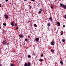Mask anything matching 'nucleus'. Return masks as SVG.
<instances>
[{
    "instance_id": "c85d7f7f",
    "label": "nucleus",
    "mask_w": 66,
    "mask_h": 66,
    "mask_svg": "<svg viewBox=\"0 0 66 66\" xmlns=\"http://www.w3.org/2000/svg\"><path fill=\"white\" fill-rule=\"evenodd\" d=\"M16 30H18V27H16Z\"/></svg>"
},
{
    "instance_id": "f8f14e48",
    "label": "nucleus",
    "mask_w": 66,
    "mask_h": 66,
    "mask_svg": "<svg viewBox=\"0 0 66 66\" xmlns=\"http://www.w3.org/2000/svg\"><path fill=\"white\" fill-rule=\"evenodd\" d=\"M50 25H51V24H50V23H47V26H50Z\"/></svg>"
},
{
    "instance_id": "4be33fe9",
    "label": "nucleus",
    "mask_w": 66,
    "mask_h": 66,
    "mask_svg": "<svg viewBox=\"0 0 66 66\" xmlns=\"http://www.w3.org/2000/svg\"><path fill=\"white\" fill-rule=\"evenodd\" d=\"M28 39H25V41H26V42H27V41H28Z\"/></svg>"
},
{
    "instance_id": "39448f33",
    "label": "nucleus",
    "mask_w": 66,
    "mask_h": 66,
    "mask_svg": "<svg viewBox=\"0 0 66 66\" xmlns=\"http://www.w3.org/2000/svg\"><path fill=\"white\" fill-rule=\"evenodd\" d=\"M5 17L6 19H7L9 18V16L7 15H5Z\"/></svg>"
},
{
    "instance_id": "c756f323",
    "label": "nucleus",
    "mask_w": 66,
    "mask_h": 66,
    "mask_svg": "<svg viewBox=\"0 0 66 66\" xmlns=\"http://www.w3.org/2000/svg\"><path fill=\"white\" fill-rule=\"evenodd\" d=\"M32 9V6H30V9Z\"/></svg>"
},
{
    "instance_id": "72a5a7b5",
    "label": "nucleus",
    "mask_w": 66,
    "mask_h": 66,
    "mask_svg": "<svg viewBox=\"0 0 66 66\" xmlns=\"http://www.w3.org/2000/svg\"><path fill=\"white\" fill-rule=\"evenodd\" d=\"M31 1H34L35 0H31Z\"/></svg>"
},
{
    "instance_id": "a878e982",
    "label": "nucleus",
    "mask_w": 66,
    "mask_h": 66,
    "mask_svg": "<svg viewBox=\"0 0 66 66\" xmlns=\"http://www.w3.org/2000/svg\"><path fill=\"white\" fill-rule=\"evenodd\" d=\"M43 54H42L41 55V57H43Z\"/></svg>"
},
{
    "instance_id": "2f4dec72",
    "label": "nucleus",
    "mask_w": 66,
    "mask_h": 66,
    "mask_svg": "<svg viewBox=\"0 0 66 66\" xmlns=\"http://www.w3.org/2000/svg\"><path fill=\"white\" fill-rule=\"evenodd\" d=\"M5 0L6 2H7V1H8V0Z\"/></svg>"
},
{
    "instance_id": "b1692460",
    "label": "nucleus",
    "mask_w": 66,
    "mask_h": 66,
    "mask_svg": "<svg viewBox=\"0 0 66 66\" xmlns=\"http://www.w3.org/2000/svg\"><path fill=\"white\" fill-rule=\"evenodd\" d=\"M32 55H35V53H33L32 54Z\"/></svg>"
},
{
    "instance_id": "412c9836",
    "label": "nucleus",
    "mask_w": 66,
    "mask_h": 66,
    "mask_svg": "<svg viewBox=\"0 0 66 66\" xmlns=\"http://www.w3.org/2000/svg\"><path fill=\"white\" fill-rule=\"evenodd\" d=\"M39 10L40 11H41V12H42V11H43V9H40Z\"/></svg>"
},
{
    "instance_id": "aec40b11",
    "label": "nucleus",
    "mask_w": 66,
    "mask_h": 66,
    "mask_svg": "<svg viewBox=\"0 0 66 66\" xmlns=\"http://www.w3.org/2000/svg\"><path fill=\"white\" fill-rule=\"evenodd\" d=\"M39 61L40 62H42V61H43V60L42 59H40L39 60Z\"/></svg>"
},
{
    "instance_id": "4468645a",
    "label": "nucleus",
    "mask_w": 66,
    "mask_h": 66,
    "mask_svg": "<svg viewBox=\"0 0 66 66\" xmlns=\"http://www.w3.org/2000/svg\"><path fill=\"white\" fill-rule=\"evenodd\" d=\"M11 66H15V64L13 63H11L10 65Z\"/></svg>"
},
{
    "instance_id": "0eeeda50",
    "label": "nucleus",
    "mask_w": 66,
    "mask_h": 66,
    "mask_svg": "<svg viewBox=\"0 0 66 66\" xmlns=\"http://www.w3.org/2000/svg\"><path fill=\"white\" fill-rule=\"evenodd\" d=\"M23 36V35H19V37L20 38H22Z\"/></svg>"
},
{
    "instance_id": "9d476101",
    "label": "nucleus",
    "mask_w": 66,
    "mask_h": 66,
    "mask_svg": "<svg viewBox=\"0 0 66 66\" xmlns=\"http://www.w3.org/2000/svg\"><path fill=\"white\" fill-rule=\"evenodd\" d=\"M49 19L51 21H52V18L51 17H50L49 18Z\"/></svg>"
},
{
    "instance_id": "423d86ee",
    "label": "nucleus",
    "mask_w": 66,
    "mask_h": 66,
    "mask_svg": "<svg viewBox=\"0 0 66 66\" xmlns=\"http://www.w3.org/2000/svg\"><path fill=\"white\" fill-rule=\"evenodd\" d=\"M11 25L12 26H14V23L13 22H12L11 23Z\"/></svg>"
},
{
    "instance_id": "f704fd0d",
    "label": "nucleus",
    "mask_w": 66,
    "mask_h": 66,
    "mask_svg": "<svg viewBox=\"0 0 66 66\" xmlns=\"http://www.w3.org/2000/svg\"><path fill=\"white\" fill-rule=\"evenodd\" d=\"M1 7V4H0V7Z\"/></svg>"
},
{
    "instance_id": "c9c22d12",
    "label": "nucleus",
    "mask_w": 66,
    "mask_h": 66,
    "mask_svg": "<svg viewBox=\"0 0 66 66\" xmlns=\"http://www.w3.org/2000/svg\"><path fill=\"white\" fill-rule=\"evenodd\" d=\"M0 66H3L1 64H0Z\"/></svg>"
},
{
    "instance_id": "9b49d317",
    "label": "nucleus",
    "mask_w": 66,
    "mask_h": 66,
    "mask_svg": "<svg viewBox=\"0 0 66 66\" xmlns=\"http://www.w3.org/2000/svg\"><path fill=\"white\" fill-rule=\"evenodd\" d=\"M35 40L36 41H38L39 40V38H36L35 39Z\"/></svg>"
},
{
    "instance_id": "5701e85b",
    "label": "nucleus",
    "mask_w": 66,
    "mask_h": 66,
    "mask_svg": "<svg viewBox=\"0 0 66 66\" xmlns=\"http://www.w3.org/2000/svg\"><path fill=\"white\" fill-rule=\"evenodd\" d=\"M41 13V11H39L38 13L39 14L40 13Z\"/></svg>"
},
{
    "instance_id": "20e7f679",
    "label": "nucleus",
    "mask_w": 66,
    "mask_h": 66,
    "mask_svg": "<svg viewBox=\"0 0 66 66\" xmlns=\"http://www.w3.org/2000/svg\"><path fill=\"white\" fill-rule=\"evenodd\" d=\"M51 45H54V44H55V42H54V41H52L51 42Z\"/></svg>"
},
{
    "instance_id": "a211bd4d",
    "label": "nucleus",
    "mask_w": 66,
    "mask_h": 66,
    "mask_svg": "<svg viewBox=\"0 0 66 66\" xmlns=\"http://www.w3.org/2000/svg\"><path fill=\"white\" fill-rule=\"evenodd\" d=\"M62 42H65V40L64 39H62Z\"/></svg>"
},
{
    "instance_id": "58836bf2",
    "label": "nucleus",
    "mask_w": 66,
    "mask_h": 66,
    "mask_svg": "<svg viewBox=\"0 0 66 66\" xmlns=\"http://www.w3.org/2000/svg\"><path fill=\"white\" fill-rule=\"evenodd\" d=\"M47 40L48 41V39Z\"/></svg>"
},
{
    "instance_id": "4c0bfd02",
    "label": "nucleus",
    "mask_w": 66,
    "mask_h": 66,
    "mask_svg": "<svg viewBox=\"0 0 66 66\" xmlns=\"http://www.w3.org/2000/svg\"><path fill=\"white\" fill-rule=\"evenodd\" d=\"M1 29V27L0 26V29Z\"/></svg>"
},
{
    "instance_id": "ddd939ff",
    "label": "nucleus",
    "mask_w": 66,
    "mask_h": 66,
    "mask_svg": "<svg viewBox=\"0 0 66 66\" xmlns=\"http://www.w3.org/2000/svg\"><path fill=\"white\" fill-rule=\"evenodd\" d=\"M60 63L62 65H63V62H62V61L61 60L60 61Z\"/></svg>"
},
{
    "instance_id": "473e14b6",
    "label": "nucleus",
    "mask_w": 66,
    "mask_h": 66,
    "mask_svg": "<svg viewBox=\"0 0 66 66\" xmlns=\"http://www.w3.org/2000/svg\"><path fill=\"white\" fill-rule=\"evenodd\" d=\"M63 27H65V25H63Z\"/></svg>"
},
{
    "instance_id": "ea45409f",
    "label": "nucleus",
    "mask_w": 66,
    "mask_h": 66,
    "mask_svg": "<svg viewBox=\"0 0 66 66\" xmlns=\"http://www.w3.org/2000/svg\"><path fill=\"white\" fill-rule=\"evenodd\" d=\"M11 62H12V61H11Z\"/></svg>"
},
{
    "instance_id": "e433bc0d",
    "label": "nucleus",
    "mask_w": 66,
    "mask_h": 66,
    "mask_svg": "<svg viewBox=\"0 0 66 66\" xmlns=\"http://www.w3.org/2000/svg\"><path fill=\"white\" fill-rule=\"evenodd\" d=\"M24 1H26L27 0H23Z\"/></svg>"
},
{
    "instance_id": "7c9ffc66",
    "label": "nucleus",
    "mask_w": 66,
    "mask_h": 66,
    "mask_svg": "<svg viewBox=\"0 0 66 66\" xmlns=\"http://www.w3.org/2000/svg\"><path fill=\"white\" fill-rule=\"evenodd\" d=\"M16 25H17V24H16V23H15L14 24L15 26H16Z\"/></svg>"
},
{
    "instance_id": "f03ea898",
    "label": "nucleus",
    "mask_w": 66,
    "mask_h": 66,
    "mask_svg": "<svg viewBox=\"0 0 66 66\" xmlns=\"http://www.w3.org/2000/svg\"><path fill=\"white\" fill-rule=\"evenodd\" d=\"M60 5L61 6V7H63L64 9H66V6L64 4H63L61 3L60 4Z\"/></svg>"
},
{
    "instance_id": "f3484780",
    "label": "nucleus",
    "mask_w": 66,
    "mask_h": 66,
    "mask_svg": "<svg viewBox=\"0 0 66 66\" xmlns=\"http://www.w3.org/2000/svg\"><path fill=\"white\" fill-rule=\"evenodd\" d=\"M3 25L4 26H6V24L5 23H3Z\"/></svg>"
},
{
    "instance_id": "7ed1b4c3",
    "label": "nucleus",
    "mask_w": 66,
    "mask_h": 66,
    "mask_svg": "<svg viewBox=\"0 0 66 66\" xmlns=\"http://www.w3.org/2000/svg\"><path fill=\"white\" fill-rule=\"evenodd\" d=\"M24 66H31V63L29 62H28L27 64V63H25Z\"/></svg>"
},
{
    "instance_id": "bb28decb",
    "label": "nucleus",
    "mask_w": 66,
    "mask_h": 66,
    "mask_svg": "<svg viewBox=\"0 0 66 66\" xmlns=\"http://www.w3.org/2000/svg\"><path fill=\"white\" fill-rule=\"evenodd\" d=\"M64 18L65 19H66V15H65Z\"/></svg>"
},
{
    "instance_id": "f257e3e1",
    "label": "nucleus",
    "mask_w": 66,
    "mask_h": 66,
    "mask_svg": "<svg viewBox=\"0 0 66 66\" xmlns=\"http://www.w3.org/2000/svg\"><path fill=\"white\" fill-rule=\"evenodd\" d=\"M8 43H9L8 42H7V41L5 40H4L3 42V44H4V45H7Z\"/></svg>"
},
{
    "instance_id": "dca6fc26",
    "label": "nucleus",
    "mask_w": 66,
    "mask_h": 66,
    "mask_svg": "<svg viewBox=\"0 0 66 66\" xmlns=\"http://www.w3.org/2000/svg\"><path fill=\"white\" fill-rule=\"evenodd\" d=\"M28 56L29 58H30L31 57V55H28Z\"/></svg>"
},
{
    "instance_id": "2eb2a0df",
    "label": "nucleus",
    "mask_w": 66,
    "mask_h": 66,
    "mask_svg": "<svg viewBox=\"0 0 66 66\" xmlns=\"http://www.w3.org/2000/svg\"><path fill=\"white\" fill-rule=\"evenodd\" d=\"M34 26L35 27V28H37V27L36 24H35Z\"/></svg>"
},
{
    "instance_id": "1a4fd4ad",
    "label": "nucleus",
    "mask_w": 66,
    "mask_h": 66,
    "mask_svg": "<svg viewBox=\"0 0 66 66\" xmlns=\"http://www.w3.org/2000/svg\"><path fill=\"white\" fill-rule=\"evenodd\" d=\"M51 52L53 53V52H54V50L53 49H52L51 50Z\"/></svg>"
},
{
    "instance_id": "6e6552de",
    "label": "nucleus",
    "mask_w": 66,
    "mask_h": 66,
    "mask_svg": "<svg viewBox=\"0 0 66 66\" xmlns=\"http://www.w3.org/2000/svg\"><path fill=\"white\" fill-rule=\"evenodd\" d=\"M58 26H60V23L59 22H57Z\"/></svg>"
},
{
    "instance_id": "cd10ccee",
    "label": "nucleus",
    "mask_w": 66,
    "mask_h": 66,
    "mask_svg": "<svg viewBox=\"0 0 66 66\" xmlns=\"http://www.w3.org/2000/svg\"><path fill=\"white\" fill-rule=\"evenodd\" d=\"M28 38H30V36H28Z\"/></svg>"
},
{
    "instance_id": "6ab92c4d",
    "label": "nucleus",
    "mask_w": 66,
    "mask_h": 66,
    "mask_svg": "<svg viewBox=\"0 0 66 66\" xmlns=\"http://www.w3.org/2000/svg\"><path fill=\"white\" fill-rule=\"evenodd\" d=\"M51 9H53V6H51Z\"/></svg>"
},
{
    "instance_id": "393cba45",
    "label": "nucleus",
    "mask_w": 66,
    "mask_h": 66,
    "mask_svg": "<svg viewBox=\"0 0 66 66\" xmlns=\"http://www.w3.org/2000/svg\"><path fill=\"white\" fill-rule=\"evenodd\" d=\"M63 32H62V33H61V35H63Z\"/></svg>"
}]
</instances>
